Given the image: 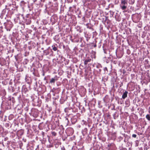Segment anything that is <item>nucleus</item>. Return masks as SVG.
<instances>
[{
	"label": "nucleus",
	"instance_id": "obj_15",
	"mask_svg": "<svg viewBox=\"0 0 150 150\" xmlns=\"http://www.w3.org/2000/svg\"><path fill=\"white\" fill-rule=\"evenodd\" d=\"M3 22H2L1 20H0V28L2 29L3 28Z\"/></svg>",
	"mask_w": 150,
	"mask_h": 150
},
{
	"label": "nucleus",
	"instance_id": "obj_1",
	"mask_svg": "<svg viewBox=\"0 0 150 150\" xmlns=\"http://www.w3.org/2000/svg\"><path fill=\"white\" fill-rule=\"evenodd\" d=\"M5 28L7 31H10L13 26V24L10 20H7L6 22L4 23Z\"/></svg>",
	"mask_w": 150,
	"mask_h": 150
},
{
	"label": "nucleus",
	"instance_id": "obj_25",
	"mask_svg": "<svg viewBox=\"0 0 150 150\" xmlns=\"http://www.w3.org/2000/svg\"><path fill=\"white\" fill-rule=\"evenodd\" d=\"M61 150H66L64 147V146H62L61 148Z\"/></svg>",
	"mask_w": 150,
	"mask_h": 150
},
{
	"label": "nucleus",
	"instance_id": "obj_11",
	"mask_svg": "<svg viewBox=\"0 0 150 150\" xmlns=\"http://www.w3.org/2000/svg\"><path fill=\"white\" fill-rule=\"evenodd\" d=\"M22 92L24 91L25 93L27 91H28L27 89L25 87V86H23V88L22 89Z\"/></svg>",
	"mask_w": 150,
	"mask_h": 150
},
{
	"label": "nucleus",
	"instance_id": "obj_26",
	"mask_svg": "<svg viewBox=\"0 0 150 150\" xmlns=\"http://www.w3.org/2000/svg\"><path fill=\"white\" fill-rule=\"evenodd\" d=\"M137 137L136 134H133L132 135V137L134 138H136Z\"/></svg>",
	"mask_w": 150,
	"mask_h": 150
},
{
	"label": "nucleus",
	"instance_id": "obj_28",
	"mask_svg": "<svg viewBox=\"0 0 150 150\" xmlns=\"http://www.w3.org/2000/svg\"><path fill=\"white\" fill-rule=\"evenodd\" d=\"M97 68H99L100 67H101V65L100 64H98L96 66Z\"/></svg>",
	"mask_w": 150,
	"mask_h": 150
},
{
	"label": "nucleus",
	"instance_id": "obj_4",
	"mask_svg": "<svg viewBox=\"0 0 150 150\" xmlns=\"http://www.w3.org/2000/svg\"><path fill=\"white\" fill-rule=\"evenodd\" d=\"M126 5L120 4V8H121L122 10H123L124 12L126 11H125V10L127 8V6Z\"/></svg>",
	"mask_w": 150,
	"mask_h": 150
},
{
	"label": "nucleus",
	"instance_id": "obj_27",
	"mask_svg": "<svg viewBox=\"0 0 150 150\" xmlns=\"http://www.w3.org/2000/svg\"><path fill=\"white\" fill-rule=\"evenodd\" d=\"M5 125L6 127H8L9 126V124L8 123H6L5 124Z\"/></svg>",
	"mask_w": 150,
	"mask_h": 150
},
{
	"label": "nucleus",
	"instance_id": "obj_23",
	"mask_svg": "<svg viewBox=\"0 0 150 150\" xmlns=\"http://www.w3.org/2000/svg\"><path fill=\"white\" fill-rule=\"evenodd\" d=\"M87 28H88L92 30H94L93 29L92 27H90L89 26H88L87 27Z\"/></svg>",
	"mask_w": 150,
	"mask_h": 150
},
{
	"label": "nucleus",
	"instance_id": "obj_34",
	"mask_svg": "<svg viewBox=\"0 0 150 150\" xmlns=\"http://www.w3.org/2000/svg\"><path fill=\"white\" fill-rule=\"evenodd\" d=\"M5 94H6V92H4V95L5 96Z\"/></svg>",
	"mask_w": 150,
	"mask_h": 150
},
{
	"label": "nucleus",
	"instance_id": "obj_35",
	"mask_svg": "<svg viewBox=\"0 0 150 150\" xmlns=\"http://www.w3.org/2000/svg\"><path fill=\"white\" fill-rule=\"evenodd\" d=\"M63 47L64 48L65 47V46L64 45L63 46Z\"/></svg>",
	"mask_w": 150,
	"mask_h": 150
},
{
	"label": "nucleus",
	"instance_id": "obj_6",
	"mask_svg": "<svg viewBox=\"0 0 150 150\" xmlns=\"http://www.w3.org/2000/svg\"><path fill=\"white\" fill-rule=\"evenodd\" d=\"M91 61V59L90 58L86 59L85 60L84 64L85 65L87 64L89 62H90Z\"/></svg>",
	"mask_w": 150,
	"mask_h": 150
},
{
	"label": "nucleus",
	"instance_id": "obj_14",
	"mask_svg": "<svg viewBox=\"0 0 150 150\" xmlns=\"http://www.w3.org/2000/svg\"><path fill=\"white\" fill-rule=\"evenodd\" d=\"M124 137H125V139L124 141L125 142H126L127 141V140L126 139H127V138H129V137L127 135L125 134L124 135Z\"/></svg>",
	"mask_w": 150,
	"mask_h": 150
},
{
	"label": "nucleus",
	"instance_id": "obj_33",
	"mask_svg": "<svg viewBox=\"0 0 150 150\" xmlns=\"http://www.w3.org/2000/svg\"><path fill=\"white\" fill-rule=\"evenodd\" d=\"M101 69H99V72H101Z\"/></svg>",
	"mask_w": 150,
	"mask_h": 150
},
{
	"label": "nucleus",
	"instance_id": "obj_18",
	"mask_svg": "<svg viewBox=\"0 0 150 150\" xmlns=\"http://www.w3.org/2000/svg\"><path fill=\"white\" fill-rule=\"evenodd\" d=\"M28 61H28V59H25V60H24V63L25 64H27L28 63Z\"/></svg>",
	"mask_w": 150,
	"mask_h": 150
},
{
	"label": "nucleus",
	"instance_id": "obj_10",
	"mask_svg": "<svg viewBox=\"0 0 150 150\" xmlns=\"http://www.w3.org/2000/svg\"><path fill=\"white\" fill-rule=\"evenodd\" d=\"M25 3H26L24 1H22L20 2V6H21L22 7L24 6Z\"/></svg>",
	"mask_w": 150,
	"mask_h": 150
},
{
	"label": "nucleus",
	"instance_id": "obj_20",
	"mask_svg": "<svg viewBox=\"0 0 150 150\" xmlns=\"http://www.w3.org/2000/svg\"><path fill=\"white\" fill-rule=\"evenodd\" d=\"M115 147V146H113L109 148L108 149V150H113L114 147Z\"/></svg>",
	"mask_w": 150,
	"mask_h": 150
},
{
	"label": "nucleus",
	"instance_id": "obj_16",
	"mask_svg": "<svg viewBox=\"0 0 150 150\" xmlns=\"http://www.w3.org/2000/svg\"><path fill=\"white\" fill-rule=\"evenodd\" d=\"M146 117L148 120L150 121V116L149 114L147 115Z\"/></svg>",
	"mask_w": 150,
	"mask_h": 150
},
{
	"label": "nucleus",
	"instance_id": "obj_38",
	"mask_svg": "<svg viewBox=\"0 0 150 150\" xmlns=\"http://www.w3.org/2000/svg\"><path fill=\"white\" fill-rule=\"evenodd\" d=\"M104 101L105 102V101L104 100Z\"/></svg>",
	"mask_w": 150,
	"mask_h": 150
},
{
	"label": "nucleus",
	"instance_id": "obj_13",
	"mask_svg": "<svg viewBox=\"0 0 150 150\" xmlns=\"http://www.w3.org/2000/svg\"><path fill=\"white\" fill-rule=\"evenodd\" d=\"M87 132V129L86 128H85L82 131V132L85 134H86Z\"/></svg>",
	"mask_w": 150,
	"mask_h": 150
},
{
	"label": "nucleus",
	"instance_id": "obj_2",
	"mask_svg": "<svg viewBox=\"0 0 150 150\" xmlns=\"http://www.w3.org/2000/svg\"><path fill=\"white\" fill-rule=\"evenodd\" d=\"M6 10H7L6 9H4L2 11L0 16V17L1 18V19H2L3 18H4L6 19V18L5 15Z\"/></svg>",
	"mask_w": 150,
	"mask_h": 150
},
{
	"label": "nucleus",
	"instance_id": "obj_37",
	"mask_svg": "<svg viewBox=\"0 0 150 150\" xmlns=\"http://www.w3.org/2000/svg\"><path fill=\"white\" fill-rule=\"evenodd\" d=\"M125 150H127V149H125Z\"/></svg>",
	"mask_w": 150,
	"mask_h": 150
},
{
	"label": "nucleus",
	"instance_id": "obj_24",
	"mask_svg": "<svg viewBox=\"0 0 150 150\" xmlns=\"http://www.w3.org/2000/svg\"><path fill=\"white\" fill-rule=\"evenodd\" d=\"M18 55L15 56V59H16V61H17L18 60Z\"/></svg>",
	"mask_w": 150,
	"mask_h": 150
},
{
	"label": "nucleus",
	"instance_id": "obj_40",
	"mask_svg": "<svg viewBox=\"0 0 150 150\" xmlns=\"http://www.w3.org/2000/svg\"><path fill=\"white\" fill-rule=\"evenodd\" d=\"M6 138H5V140H6Z\"/></svg>",
	"mask_w": 150,
	"mask_h": 150
},
{
	"label": "nucleus",
	"instance_id": "obj_30",
	"mask_svg": "<svg viewBox=\"0 0 150 150\" xmlns=\"http://www.w3.org/2000/svg\"><path fill=\"white\" fill-rule=\"evenodd\" d=\"M104 70H107V67H105L104 69Z\"/></svg>",
	"mask_w": 150,
	"mask_h": 150
},
{
	"label": "nucleus",
	"instance_id": "obj_8",
	"mask_svg": "<svg viewBox=\"0 0 150 150\" xmlns=\"http://www.w3.org/2000/svg\"><path fill=\"white\" fill-rule=\"evenodd\" d=\"M57 45H52V50L54 51H56L57 50Z\"/></svg>",
	"mask_w": 150,
	"mask_h": 150
},
{
	"label": "nucleus",
	"instance_id": "obj_5",
	"mask_svg": "<svg viewBox=\"0 0 150 150\" xmlns=\"http://www.w3.org/2000/svg\"><path fill=\"white\" fill-rule=\"evenodd\" d=\"M128 93V92L127 91H125L123 93L122 96V98L123 99H124L125 98H126L127 96V94Z\"/></svg>",
	"mask_w": 150,
	"mask_h": 150
},
{
	"label": "nucleus",
	"instance_id": "obj_12",
	"mask_svg": "<svg viewBox=\"0 0 150 150\" xmlns=\"http://www.w3.org/2000/svg\"><path fill=\"white\" fill-rule=\"evenodd\" d=\"M14 116L12 114L10 115L8 117V119L10 120H11L13 118H14Z\"/></svg>",
	"mask_w": 150,
	"mask_h": 150
},
{
	"label": "nucleus",
	"instance_id": "obj_3",
	"mask_svg": "<svg viewBox=\"0 0 150 150\" xmlns=\"http://www.w3.org/2000/svg\"><path fill=\"white\" fill-rule=\"evenodd\" d=\"M58 77L56 76H55L54 78H52L50 80V83H54L58 79Z\"/></svg>",
	"mask_w": 150,
	"mask_h": 150
},
{
	"label": "nucleus",
	"instance_id": "obj_21",
	"mask_svg": "<svg viewBox=\"0 0 150 150\" xmlns=\"http://www.w3.org/2000/svg\"><path fill=\"white\" fill-rule=\"evenodd\" d=\"M51 134L53 135L54 136H55L57 134L56 133L54 132H52Z\"/></svg>",
	"mask_w": 150,
	"mask_h": 150
},
{
	"label": "nucleus",
	"instance_id": "obj_41",
	"mask_svg": "<svg viewBox=\"0 0 150 150\" xmlns=\"http://www.w3.org/2000/svg\"><path fill=\"white\" fill-rule=\"evenodd\" d=\"M1 116V115L0 114V117Z\"/></svg>",
	"mask_w": 150,
	"mask_h": 150
},
{
	"label": "nucleus",
	"instance_id": "obj_31",
	"mask_svg": "<svg viewBox=\"0 0 150 150\" xmlns=\"http://www.w3.org/2000/svg\"><path fill=\"white\" fill-rule=\"evenodd\" d=\"M130 138V137H129V138H127V139H126L127 140H127L128 139H129V138Z\"/></svg>",
	"mask_w": 150,
	"mask_h": 150
},
{
	"label": "nucleus",
	"instance_id": "obj_9",
	"mask_svg": "<svg viewBox=\"0 0 150 150\" xmlns=\"http://www.w3.org/2000/svg\"><path fill=\"white\" fill-rule=\"evenodd\" d=\"M120 4L122 5H127V3L126 1L125 0H122L121 1V4Z\"/></svg>",
	"mask_w": 150,
	"mask_h": 150
},
{
	"label": "nucleus",
	"instance_id": "obj_29",
	"mask_svg": "<svg viewBox=\"0 0 150 150\" xmlns=\"http://www.w3.org/2000/svg\"><path fill=\"white\" fill-rule=\"evenodd\" d=\"M68 110V109L67 108H65L64 109V111L65 112H67V110Z\"/></svg>",
	"mask_w": 150,
	"mask_h": 150
},
{
	"label": "nucleus",
	"instance_id": "obj_42",
	"mask_svg": "<svg viewBox=\"0 0 150 150\" xmlns=\"http://www.w3.org/2000/svg\"><path fill=\"white\" fill-rule=\"evenodd\" d=\"M88 126L89 127V125H88Z\"/></svg>",
	"mask_w": 150,
	"mask_h": 150
},
{
	"label": "nucleus",
	"instance_id": "obj_32",
	"mask_svg": "<svg viewBox=\"0 0 150 150\" xmlns=\"http://www.w3.org/2000/svg\"><path fill=\"white\" fill-rule=\"evenodd\" d=\"M96 47V44L94 45V47Z\"/></svg>",
	"mask_w": 150,
	"mask_h": 150
},
{
	"label": "nucleus",
	"instance_id": "obj_22",
	"mask_svg": "<svg viewBox=\"0 0 150 150\" xmlns=\"http://www.w3.org/2000/svg\"><path fill=\"white\" fill-rule=\"evenodd\" d=\"M82 122L83 124H84L85 125H86V121H85L84 120H83L82 121Z\"/></svg>",
	"mask_w": 150,
	"mask_h": 150
},
{
	"label": "nucleus",
	"instance_id": "obj_39",
	"mask_svg": "<svg viewBox=\"0 0 150 150\" xmlns=\"http://www.w3.org/2000/svg\"><path fill=\"white\" fill-rule=\"evenodd\" d=\"M66 120H68V119L67 118H66Z\"/></svg>",
	"mask_w": 150,
	"mask_h": 150
},
{
	"label": "nucleus",
	"instance_id": "obj_17",
	"mask_svg": "<svg viewBox=\"0 0 150 150\" xmlns=\"http://www.w3.org/2000/svg\"><path fill=\"white\" fill-rule=\"evenodd\" d=\"M114 145L113 144H109L108 145V148H110V147H112V146H114Z\"/></svg>",
	"mask_w": 150,
	"mask_h": 150
},
{
	"label": "nucleus",
	"instance_id": "obj_19",
	"mask_svg": "<svg viewBox=\"0 0 150 150\" xmlns=\"http://www.w3.org/2000/svg\"><path fill=\"white\" fill-rule=\"evenodd\" d=\"M3 32L2 30H0V37H1L3 35Z\"/></svg>",
	"mask_w": 150,
	"mask_h": 150
},
{
	"label": "nucleus",
	"instance_id": "obj_36",
	"mask_svg": "<svg viewBox=\"0 0 150 150\" xmlns=\"http://www.w3.org/2000/svg\"><path fill=\"white\" fill-rule=\"evenodd\" d=\"M88 24V23H87L86 24V25L87 26Z\"/></svg>",
	"mask_w": 150,
	"mask_h": 150
},
{
	"label": "nucleus",
	"instance_id": "obj_7",
	"mask_svg": "<svg viewBox=\"0 0 150 150\" xmlns=\"http://www.w3.org/2000/svg\"><path fill=\"white\" fill-rule=\"evenodd\" d=\"M31 22L30 19H28L26 20L25 23L27 25H29L31 23Z\"/></svg>",
	"mask_w": 150,
	"mask_h": 150
}]
</instances>
